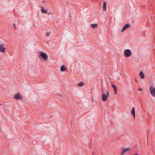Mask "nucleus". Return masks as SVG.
I'll return each mask as SVG.
<instances>
[{
  "instance_id": "nucleus-14",
  "label": "nucleus",
  "mask_w": 155,
  "mask_h": 155,
  "mask_svg": "<svg viewBox=\"0 0 155 155\" xmlns=\"http://www.w3.org/2000/svg\"><path fill=\"white\" fill-rule=\"evenodd\" d=\"M107 3L106 2H104L103 8L104 10L105 11L106 9Z\"/></svg>"
},
{
  "instance_id": "nucleus-9",
  "label": "nucleus",
  "mask_w": 155,
  "mask_h": 155,
  "mask_svg": "<svg viewBox=\"0 0 155 155\" xmlns=\"http://www.w3.org/2000/svg\"><path fill=\"white\" fill-rule=\"evenodd\" d=\"M131 114L132 116H133L134 119L135 118V108L134 107H133L131 111Z\"/></svg>"
},
{
  "instance_id": "nucleus-23",
  "label": "nucleus",
  "mask_w": 155,
  "mask_h": 155,
  "mask_svg": "<svg viewBox=\"0 0 155 155\" xmlns=\"http://www.w3.org/2000/svg\"><path fill=\"white\" fill-rule=\"evenodd\" d=\"M134 155H139L138 154H135Z\"/></svg>"
},
{
  "instance_id": "nucleus-18",
  "label": "nucleus",
  "mask_w": 155,
  "mask_h": 155,
  "mask_svg": "<svg viewBox=\"0 0 155 155\" xmlns=\"http://www.w3.org/2000/svg\"><path fill=\"white\" fill-rule=\"evenodd\" d=\"M66 66L64 65H63L60 68H65Z\"/></svg>"
},
{
  "instance_id": "nucleus-24",
  "label": "nucleus",
  "mask_w": 155,
  "mask_h": 155,
  "mask_svg": "<svg viewBox=\"0 0 155 155\" xmlns=\"http://www.w3.org/2000/svg\"><path fill=\"white\" fill-rule=\"evenodd\" d=\"M1 105V104H0V105Z\"/></svg>"
},
{
  "instance_id": "nucleus-2",
  "label": "nucleus",
  "mask_w": 155,
  "mask_h": 155,
  "mask_svg": "<svg viewBox=\"0 0 155 155\" xmlns=\"http://www.w3.org/2000/svg\"><path fill=\"white\" fill-rule=\"evenodd\" d=\"M132 52L129 49H125L124 51V56L126 57H129L131 55Z\"/></svg>"
},
{
  "instance_id": "nucleus-4",
  "label": "nucleus",
  "mask_w": 155,
  "mask_h": 155,
  "mask_svg": "<svg viewBox=\"0 0 155 155\" xmlns=\"http://www.w3.org/2000/svg\"><path fill=\"white\" fill-rule=\"evenodd\" d=\"M6 48V45L5 44H0V52L2 53L5 52Z\"/></svg>"
},
{
  "instance_id": "nucleus-17",
  "label": "nucleus",
  "mask_w": 155,
  "mask_h": 155,
  "mask_svg": "<svg viewBox=\"0 0 155 155\" xmlns=\"http://www.w3.org/2000/svg\"><path fill=\"white\" fill-rule=\"evenodd\" d=\"M49 33L48 32H46V36L47 37H48V36H49Z\"/></svg>"
},
{
  "instance_id": "nucleus-20",
  "label": "nucleus",
  "mask_w": 155,
  "mask_h": 155,
  "mask_svg": "<svg viewBox=\"0 0 155 155\" xmlns=\"http://www.w3.org/2000/svg\"><path fill=\"white\" fill-rule=\"evenodd\" d=\"M13 26H14V28L15 29H16V28H15V24H13Z\"/></svg>"
},
{
  "instance_id": "nucleus-11",
  "label": "nucleus",
  "mask_w": 155,
  "mask_h": 155,
  "mask_svg": "<svg viewBox=\"0 0 155 155\" xmlns=\"http://www.w3.org/2000/svg\"><path fill=\"white\" fill-rule=\"evenodd\" d=\"M41 11L42 13L44 14H46L47 13V10L45 9V8L43 7L41 8Z\"/></svg>"
},
{
  "instance_id": "nucleus-1",
  "label": "nucleus",
  "mask_w": 155,
  "mask_h": 155,
  "mask_svg": "<svg viewBox=\"0 0 155 155\" xmlns=\"http://www.w3.org/2000/svg\"><path fill=\"white\" fill-rule=\"evenodd\" d=\"M101 98L103 101H106L108 100V98L109 96L108 91L107 90L104 91L102 86L101 87Z\"/></svg>"
},
{
  "instance_id": "nucleus-6",
  "label": "nucleus",
  "mask_w": 155,
  "mask_h": 155,
  "mask_svg": "<svg viewBox=\"0 0 155 155\" xmlns=\"http://www.w3.org/2000/svg\"><path fill=\"white\" fill-rule=\"evenodd\" d=\"M129 150L130 148H129L123 149L122 152L120 153V155H124L125 153Z\"/></svg>"
},
{
  "instance_id": "nucleus-13",
  "label": "nucleus",
  "mask_w": 155,
  "mask_h": 155,
  "mask_svg": "<svg viewBox=\"0 0 155 155\" xmlns=\"http://www.w3.org/2000/svg\"><path fill=\"white\" fill-rule=\"evenodd\" d=\"M90 26L92 28H94L97 27V25L96 24H91Z\"/></svg>"
},
{
  "instance_id": "nucleus-19",
  "label": "nucleus",
  "mask_w": 155,
  "mask_h": 155,
  "mask_svg": "<svg viewBox=\"0 0 155 155\" xmlns=\"http://www.w3.org/2000/svg\"><path fill=\"white\" fill-rule=\"evenodd\" d=\"M138 91H141L142 90V89L141 88H139L138 89Z\"/></svg>"
},
{
  "instance_id": "nucleus-8",
  "label": "nucleus",
  "mask_w": 155,
  "mask_h": 155,
  "mask_svg": "<svg viewBox=\"0 0 155 155\" xmlns=\"http://www.w3.org/2000/svg\"><path fill=\"white\" fill-rule=\"evenodd\" d=\"M14 98L17 100L18 99H22V97L20 96V94L19 93H18L15 94V95L14 96Z\"/></svg>"
},
{
  "instance_id": "nucleus-21",
  "label": "nucleus",
  "mask_w": 155,
  "mask_h": 155,
  "mask_svg": "<svg viewBox=\"0 0 155 155\" xmlns=\"http://www.w3.org/2000/svg\"><path fill=\"white\" fill-rule=\"evenodd\" d=\"M0 131H2V128H1L0 127Z\"/></svg>"
},
{
  "instance_id": "nucleus-5",
  "label": "nucleus",
  "mask_w": 155,
  "mask_h": 155,
  "mask_svg": "<svg viewBox=\"0 0 155 155\" xmlns=\"http://www.w3.org/2000/svg\"><path fill=\"white\" fill-rule=\"evenodd\" d=\"M40 55L44 61H46L47 60L48 56L46 53L41 52L40 53Z\"/></svg>"
},
{
  "instance_id": "nucleus-15",
  "label": "nucleus",
  "mask_w": 155,
  "mask_h": 155,
  "mask_svg": "<svg viewBox=\"0 0 155 155\" xmlns=\"http://www.w3.org/2000/svg\"><path fill=\"white\" fill-rule=\"evenodd\" d=\"M84 83L83 82H80L79 83H78V85L79 87H82L84 85Z\"/></svg>"
},
{
  "instance_id": "nucleus-7",
  "label": "nucleus",
  "mask_w": 155,
  "mask_h": 155,
  "mask_svg": "<svg viewBox=\"0 0 155 155\" xmlns=\"http://www.w3.org/2000/svg\"><path fill=\"white\" fill-rule=\"evenodd\" d=\"M130 27V25L129 24H126L123 27L122 29L121 30V32H123L124 31L128 28Z\"/></svg>"
},
{
  "instance_id": "nucleus-16",
  "label": "nucleus",
  "mask_w": 155,
  "mask_h": 155,
  "mask_svg": "<svg viewBox=\"0 0 155 155\" xmlns=\"http://www.w3.org/2000/svg\"><path fill=\"white\" fill-rule=\"evenodd\" d=\"M60 69L61 71H66L67 68H60Z\"/></svg>"
},
{
  "instance_id": "nucleus-12",
  "label": "nucleus",
  "mask_w": 155,
  "mask_h": 155,
  "mask_svg": "<svg viewBox=\"0 0 155 155\" xmlns=\"http://www.w3.org/2000/svg\"><path fill=\"white\" fill-rule=\"evenodd\" d=\"M139 75L140 76V78L141 79H143L144 78V76L143 73L142 71H141L139 73Z\"/></svg>"
},
{
  "instance_id": "nucleus-3",
  "label": "nucleus",
  "mask_w": 155,
  "mask_h": 155,
  "mask_svg": "<svg viewBox=\"0 0 155 155\" xmlns=\"http://www.w3.org/2000/svg\"><path fill=\"white\" fill-rule=\"evenodd\" d=\"M149 90L151 95L153 97H155V87L152 86H150Z\"/></svg>"
},
{
  "instance_id": "nucleus-22",
  "label": "nucleus",
  "mask_w": 155,
  "mask_h": 155,
  "mask_svg": "<svg viewBox=\"0 0 155 155\" xmlns=\"http://www.w3.org/2000/svg\"><path fill=\"white\" fill-rule=\"evenodd\" d=\"M135 81H136V82H137V80H136V79H135Z\"/></svg>"
},
{
  "instance_id": "nucleus-10",
  "label": "nucleus",
  "mask_w": 155,
  "mask_h": 155,
  "mask_svg": "<svg viewBox=\"0 0 155 155\" xmlns=\"http://www.w3.org/2000/svg\"><path fill=\"white\" fill-rule=\"evenodd\" d=\"M112 87L114 90V94H116L117 93V90L116 87L114 84H112Z\"/></svg>"
}]
</instances>
